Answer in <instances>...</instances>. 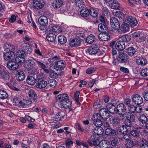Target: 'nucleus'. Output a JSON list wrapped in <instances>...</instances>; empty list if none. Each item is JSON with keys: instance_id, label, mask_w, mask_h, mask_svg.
Listing matches in <instances>:
<instances>
[{"instance_id": "1", "label": "nucleus", "mask_w": 148, "mask_h": 148, "mask_svg": "<svg viewBox=\"0 0 148 148\" xmlns=\"http://www.w3.org/2000/svg\"><path fill=\"white\" fill-rule=\"evenodd\" d=\"M57 101L60 103L62 108H66L71 106V101L69 98L68 95L66 94H60L58 95L56 98Z\"/></svg>"}, {"instance_id": "2", "label": "nucleus", "mask_w": 148, "mask_h": 148, "mask_svg": "<svg viewBox=\"0 0 148 148\" xmlns=\"http://www.w3.org/2000/svg\"><path fill=\"white\" fill-rule=\"evenodd\" d=\"M99 140L98 137L95 134L92 135L88 140L87 143L89 145L92 146L94 145L97 146L98 145Z\"/></svg>"}, {"instance_id": "3", "label": "nucleus", "mask_w": 148, "mask_h": 148, "mask_svg": "<svg viewBox=\"0 0 148 148\" xmlns=\"http://www.w3.org/2000/svg\"><path fill=\"white\" fill-rule=\"evenodd\" d=\"M13 60L8 62L7 65L8 68L9 69L12 71H15L18 68L19 66L18 64L21 62H17V60L15 59Z\"/></svg>"}, {"instance_id": "4", "label": "nucleus", "mask_w": 148, "mask_h": 148, "mask_svg": "<svg viewBox=\"0 0 148 148\" xmlns=\"http://www.w3.org/2000/svg\"><path fill=\"white\" fill-rule=\"evenodd\" d=\"M25 52L23 51L19 50L16 53V57L15 58L18 62L23 63L25 61V59L23 58L25 56Z\"/></svg>"}, {"instance_id": "5", "label": "nucleus", "mask_w": 148, "mask_h": 148, "mask_svg": "<svg viewBox=\"0 0 148 148\" xmlns=\"http://www.w3.org/2000/svg\"><path fill=\"white\" fill-rule=\"evenodd\" d=\"M45 4L43 0H34L33 6L36 9L39 10L43 8Z\"/></svg>"}, {"instance_id": "6", "label": "nucleus", "mask_w": 148, "mask_h": 148, "mask_svg": "<svg viewBox=\"0 0 148 148\" xmlns=\"http://www.w3.org/2000/svg\"><path fill=\"white\" fill-rule=\"evenodd\" d=\"M35 60L39 68H41L46 73H49V70L47 68V66L44 64L43 61L38 59H36Z\"/></svg>"}, {"instance_id": "7", "label": "nucleus", "mask_w": 148, "mask_h": 148, "mask_svg": "<svg viewBox=\"0 0 148 148\" xmlns=\"http://www.w3.org/2000/svg\"><path fill=\"white\" fill-rule=\"evenodd\" d=\"M110 24L112 27L114 29L118 30L120 28L119 22L115 18H112L110 20Z\"/></svg>"}, {"instance_id": "8", "label": "nucleus", "mask_w": 148, "mask_h": 148, "mask_svg": "<svg viewBox=\"0 0 148 148\" xmlns=\"http://www.w3.org/2000/svg\"><path fill=\"white\" fill-rule=\"evenodd\" d=\"M93 122L94 124L96 126L98 127L97 129L98 132H99V130L101 131V132H98L97 133V134L98 135H101V134H103V129H102V130H101L102 128L100 127L101 126L102 124V123L101 121L99 119H98L97 118V119H94Z\"/></svg>"}, {"instance_id": "9", "label": "nucleus", "mask_w": 148, "mask_h": 148, "mask_svg": "<svg viewBox=\"0 0 148 148\" xmlns=\"http://www.w3.org/2000/svg\"><path fill=\"white\" fill-rule=\"evenodd\" d=\"M127 23L131 27H134L138 24V21L136 18L132 16H129L127 19Z\"/></svg>"}, {"instance_id": "10", "label": "nucleus", "mask_w": 148, "mask_h": 148, "mask_svg": "<svg viewBox=\"0 0 148 148\" xmlns=\"http://www.w3.org/2000/svg\"><path fill=\"white\" fill-rule=\"evenodd\" d=\"M108 3L110 7L114 9H119L120 6V4L116 0H110Z\"/></svg>"}, {"instance_id": "11", "label": "nucleus", "mask_w": 148, "mask_h": 148, "mask_svg": "<svg viewBox=\"0 0 148 148\" xmlns=\"http://www.w3.org/2000/svg\"><path fill=\"white\" fill-rule=\"evenodd\" d=\"M65 66V64L64 61L62 60H59L55 64L54 67L55 69L58 71L63 69Z\"/></svg>"}, {"instance_id": "12", "label": "nucleus", "mask_w": 148, "mask_h": 148, "mask_svg": "<svg viewBox=\"0 0 148 148\" xmlns=\"http://www.w3.org/2000/svg\"><path fill=\"white\" fill-rule=\"evenodd\" d=\"M23 63H24L25 68L28 69H32L34 67L35 64L34 62L32 60H27Z\"/></svg>"}, {"instance_id": "13", "label": "nucleus", "mask_w": 148, "mask_h": 148, "mask_svg": "<svg viewBox=\"0 0 148 148\" xmlns=\"http://www.w3.org/2000/svg\"><path fill=\"white\" fill-rule=\"evenodd\" d=\"M132 101L135 104L139 105L143 103V100L142 97L137 94L133 96Z\"/></svg>"}, {"instance_id": "14", "label": "nucleus", "mask_w": 148, "mask_h": 148, "mask_svg": "<svg viewBox=\"0 0 148 148\" xmlns=\"http://www.w3.org/2000/svg\"><path fill=\"white\" fill-rule=\"evenodd\" d=\"M98 37L99 40L103 41L108 40L110 38L109 34L106 32L100 33Z\"/></svg>"}, {"instance_id": "15", "label": "nucleus", "mask_w": 148, "mask_h": 148, "mask_svg": "<svg viewBox=\"0 0 148 148\" xmlns=\"http://www.w3.org/2000/svg\"><path fill=\"white\" fill-rule=\"evenodd\" d=\"M38 21L40 25L43 26H46L48 23V18L45 16H41L38 18Z\"/></svg>"}, {"instance_id": "16", "label": "nucleus", "mask_w": 148, "mask_h": 148, "mask_svg": "<svg viewBox=\"0 0 148 148\" xmlns=\"http://www.w3.org/2000/svg\"><path fill=\"white\" fill-rule=\"evenodd\" d=\"M98 46L96 45H93L88 50L89 53L90 55H95L98 52L99 50Z\"/></svg>"}, {"instance_id": "17", "label": "nucleus", "mask_w": 148, "mask_h": 148, "mask_svg": "<svg viewBox=\"0 0 148 148\" xmlns=\"http://www.w3.org/2000/svg\"><path fill=\"white\" fill-rule=\"evenodd\" d=\"M99 114L100 116L103 119H107L109 116L108 111L105 108H102L100 110Z\"/></svg>"}, {"instance_id": "18", "label": "nucleus", "mask_w": 148, "mask_h": 148, "mask_svg": "<svg viewBox=\"0 0 148 148\" xmlns=\"http://www.w3.org/2000/svg\"><path fill=\"white\" fill-rule=\"evenodd\" d=\"M3 57L5 60H10L13 59L14 57V53L12 52V51H9V52H6L3 53Z\"/></svg>"}, {"instance_id": "19", "label": "nucleus", "mask_w": 148, "mask_h": 148, "mask_svg": "<svg viewBox=\"0 0 148 148\" xmlns=\"http://www.w3.org/2000/svg\"><path fill=\"white\" fill-rule=\"evenodd\" d=\"M16 77L18 81L23 80L25 77V75L24 72L21 71H18L16 73Z\"/></svg>"}, {"instance_id": "20", "label": "nucleus", "mask_w": 148, "mask_h": 148, "mask_svg": "<svg viewBox=\"0 0 148 148\" xmlns=\"http://www.w3.org/2000/svg\"><path fill=\"white\" fill-rule=\"evenodd\" d=\"M125 42L123 41L120 40L118 41L116 43L115 47L119 50H122L125 48Z\"/></svg>"}, {"instance_id": "21", "label": "nucleus", "mask_w": 148, "mask_h": 148, "mask_svg": "<svg viewBox=\"0 0 148 148\" xmlns=\"http://www.w3.org/2000/svg\"><path fill=\"white\" fill-rule=\"evenodd\" d=\"M126 108L123 103H120L117 105L116 111H117L118 113H124L126 111Z\"/></svg>"}, {"instance_id": "22", "label": "nucleus", "mask_w": 148, "mask_h": 148, "mask_svg": "<svg viewBox=\"0 0 148 148\" xmlns=\"http://www.w3.org/2000/svg\"><path fill=\"white\" fill-rule=\"evenodd\" d=\"M3 48L5 51H13L15 50V47L12 45L11 44L8 42H6L3 46Z\"/></svg>"}, {"instance_id": "23", "label": "nucleus", "mask_w": 148, "mask_h": 148, "mask_svg": "<svg viewBox=\"0 0 148 148\" xmlns=\"http://www.w3.org/2000/svg\"><path fill=\"white\" fill-rule=\"evenodd\" d=\"M0 77L1 79L7 81L9 80L10 76L9 74L2 69L0 70Z\"/></svg>"}, {"instance_id": "24", "label": "nucleus", "mask_w": 148, "mask_h": 148, "mask_svg": "<svg viewBox=\"0 0 148 148\" xmlns=\"http://www.w3.org/2000/svg\"><path fill=\"white\" fill-rule=\"evenodd\" d=\"M136 62L138 65L144 66L147 64V61L145 58L140 57L136 59Z\"/></svg>"}, {"instance_id": "25", "label": "nucleus", "mask_w": 148, "mask_h": 148, "mask_svg": "<svg viewBox=\"0 0 148 148\" xmlns=\"http://www.w3.org/2000/svg\"><path fill=\"white\" fill-rule=\"evenodd\" d=\"M106 110L110 113L114 114L116 112V108L113 104L108 103L106 105Z\"/></svg>"}, {"instance_id": "26", "label": "nucleus", "mask_w": 148, "mask_h": 148, "mask_svg": "<svg viewBox=\"0 0 148 148\" xmlns=\"http://www.w3.org/2000/svg\"><path fill=\"white\" fill-rule=\"evenodd\" d=\"M80 41L77 38L73 39L70 40L69 45L72 47H77L80 45Z\"/></svg>"}, {"instance_id": "27", "label": "nucleus", "mask_w": 148, "mask_h": 148, "mask_svg": "<svg viewBox=\"0 0 148 148\" xmlns=\"http://www.w3.org/2000/svg\"><path fill=\"white\" fill-rule=\"evenodd\" d=\"M110 123L113 124L114 126H118L119 124L120 119L117 117L112 116L110 118Z\"/></svg>"}, {"instance_id": "28", "label": "nucleus", "mask_w": 148, "mask_h": 148, "mask_svg": "<svg viewBox=\"0 0 148 148\" xmlns=\"http://www.w3.org/2000/svg\"><path fill=\"white\" fill-rule=\"evenodd\" d=\"M62 31V28L60 26L56 25L51 26L49 32L59 33L61 32Z\"/></svg>"}, {"instance_id": "29", "label": "nucleus", "mask_w": 148, "mask_h": 148, "mask_svg": "<svg viewBox=\"0 0 148 148\" xmlns=\"http://www.w3.org/2000/svg\"><path fill=\"white\" fill-rule=\"evenodd\" d=\"M64 113L63 112H58L53 117V119L56 121H59L64 118Z\"/></svg>"}, {"instance_id": "30", "label": "nucleus", "mask_w": 148, "mask_h": 148, "mask_svg": "<svg viewBox=\"0 0 148 148\" xmlns=\"http://www.w3.org/2000/svg\"><path fill=\"white\" fill-rule=\"evenodd\" d=\"M73 2L79 8H84L85 6L84 0H73Z\"/></svg>"}, {"instance_id": "31", "label": "nucleus", "mask_w": 148, "mask_h": 148, "mask_svg": "<svg viewBox=\"0 0 148 148\" xmlns=\"http://www.w3.org/2000/svg\"><path fill=\"white\" fill-rule=\"evenodd\" d=\"M47 82L42 80L36 83V86L37 88L42 89L45 87L47 86Z\"/></svg>"}, {"instance_id": "32", "label": "nucleus", "mask_w": 148, "mask_h": 148, "mask_svg": "<svg viewBox=\"0 0 148 148\" xmlns=\"http://www.w3.org/2000/svg\"><path fill=\"white\" fill-rule=\"evenodd\" d=\"M109 145V142L105 140H103L100 142H99L98 144V145L100 148H107L108 146Z\"/></svg>"}, {"instance_id": "33", "label": "nucleus", "mask_w": 148, "mask_h": 148, "mask_svg": "<svg viewBox=\"0 0 148 148\" xmlns=\"http://www.w3.org/2000/svg\"><path fill=\"white\" fill-rule=\"evenodd\" d=\"M56 36L55 34L49 32L46 36V38L47 40L50 42H52L54 41L56 39Z\"/></svg>"}, {"instance_id": "34", "label": "nucleus", "mask_w": 148, "mask_h": 148, "mask_svg": "<svg viewBox=\"0 0 148 148\" xmlns=\"http://www.w3.org/2000/svg\"><path fill=\"white\" fill-rule=\"evenodd\" d=\"M126 57L127 56L124 53H122L120 54L117 58L118 62L120 63L125 62L126 59Z\"/></svg>"}, {"instance_id": "35", "label": "nucleus", "mask_w": 148, "mask_h": 148, "mask_svg": "<svg viewBox=\"0 0 148 148\" xmlns=\"http://www.w3.org/2000/svg\"><path fill=\"white\" fill-rule=\"evenodd\" d=\"M105 132L106 135L112 136H114L116 134L115 130L110 128H107Z\"/></svg>"}, {"instance_id": "36", "label": "nucleus", "mask_w": 148, "mask_h": 148, "mask_svg": "<svg viewBox=\"0 0 148 148\" xmlns=\"http://www.w3.org/2000/svg\"><path fill=\"white\" fill-rule=\"evenodd\" d=\"M28 95L31 99H33L34 101L37 98V95L36 93L32 90L30 89L29 90Z\"/></svg>"}, {"instance_id": "37", "label": "nucleus", "mask_w": 148, "mask_h": 148, "mask_svg": "<svg viewBox=\"0 0 148 148\" xmlns=\"http://www.w3.org/2000/svg\"><path fill=\"white\" fill-rule=\"evenodd\" d=\"M26 82L28 84L33 85L36 83V80L34 77L29 76L27 77Z\"/></svg>"}, {"instance_id": "38", "label": "nucleus", "mask_w": 148, "mask_h": 148, "mask_svg": "<svg viewBox=\"0 0 148 148\" xmlns=\"http://www.w3.org/2000/svg\"><path fill=\"white\" fill-rule=\"evenodd\" d=\"M128 25L127 23H124L122 25L120 28L123 33H125L129 31V28Z\"/></svg>"}, {"instance_id": "39", "label": "nucleus", "mask_w": 148, "mask_h": 148, "mask_svg": "<svg viewBox=\"0 0 148 148\" xmlns=\"http://www.w3.org/2000/svg\"><path fill=\"white\" fill-rule=\"evenodd\" d=\"M119 132L123 134H126L128 131L127 127L123 125H120L118 127Z\"/></svg>"}, {"instance_id": "40", "label": "nucleus", "mask_w": 148, "mask_h": 148, "mask_svg": "<svg viewBox=\"0 0 148 148\" xmlns=\"http://www.w3.org/2000/svg\"><path fill=\"white\" fill-rule=\"evenodd\" d=\"M136 51L135 49L132 47H129L127 50L128 54L131 56L134 55L135 54Z\"/></svg>"}, {"instance_id": "41", "label": "nucleus", "mask_w": 148, "mask_h": 148, "mask_svg": "<svg viewBox=\"0 0 148 148\" xmlns=\"http://www.w3.org/2000/svg\"><path fill=\"white\" fill-rule=\"evenodd\" d=\"M98 29L100 32H106L108 30V28L104 24L100 23L98 25Z\"/></svg>"}, {"instance_id": "42", "label": "nucleus", "mask_w": 148, "mask_h": 148, "mask_svg": "<svg viewBox=\"0 0 148 148\" xmlns=\"http://www.w3.org/2000/svg\"><path fill=\"white\" fill-rule=\"evenodd\" d=\"M95 40V36L91 34L88 36L86 39V41L89 44H90L94 42Z\"/></svg>"}, {"instance_id": "43", "label": "nucleus", "mask_w": 148, "mask_h": 148, "mask_svg": "<svg viewBox=\"0 0 148 148\" xmlns=\"http://www.w3.org/2000/svg\"><path fill=\"white\" fill-rule=\"evenodd\" d=\"M8 96V95L6 92L2 90H0V99H6Z\"/></svg>"}, {"instance_id": "44", "label": "nucleus", "mask_w": 148, "mask_h": 148, "mask_svg": "<svg viewBox=\"0 0 148 148\" xmlns=\"http://www.w3.org/2000/svg\"><path fill=\"white\" fill-rule=\"evenodd\" d=\"M89 10L87 9H83L80 12L81 16L83 17H86L89 14Z\"/></svg>"}, {"instance_id": "45", "label": "nucleus", "mask_w": 148, "mask_h": 148, "mask_svg": "<svg viewBox=\"0 0 148 148\" xmlns=\"http://www.w3.org/2000/svg\"><path fill=\"white\" fill-rule=\"evenodd\" d=\"M58 41L60 44H63L67 41V39L64 35H59L58 37Z\"/></svg>"}, {"instance_id": "46", "label": "nucleus", "mask_w": 148, "mask_h": 148, "mask_svg": "<svg viewBox=\"0 0 148 148\" xmlns=\"http://www.w3.org/2000/svg\"><path fill=\"white\" fill-rule=\"evenodd\" d=\"M89 14L92 17H96L98 15V11L93 8H91L89 10Z\"/></svg>"}, {"instance_id": "47", "label": "nucleus", "mask_w": 148, "mask_h": 148, "mask_svg": "<svg viewBox=\"0 0 148 148\" xmlns=\"http://www.w3.org/2000/svg\"><path fill=\"white\" fill-rule=\"evenodd\" d=\"M138 119L139 121L143 123H145L148 121L147 117L144 114L140 115L138 118Z\"/></svg>"}, {"instance_id": "48", "label": "nucleus", "mask_w": 148, "mask_h": 148, "mask_svg": "<svg viewBox=\"0 0 148 148\" xmlns=\"http://www.w3.org/2000/svg\"><path fill=\"white\" fill-rule=\"evenodd\" d=\"M119 115L120 118L119 119L120 120H123L125 118V116L127 118H129V114H130V113L128 112H126L125 113H118Z\"/></svg>"}, {"instance_id": "49", "label": "nucleus", "mask_w": 148, "mask_h": 148, "mask_svg": "<svg viewBox=\"0 0 148 148\" xmlns=\"http://www.w3.org/2000/svg\"><path fill=\"white\" fill-rule=\"evenodd\" d=\"M49 73V75L50 77L55 79L57 78L59 75L53 70H50V71H49V73Z\"/></svg>"}, {"instance_id": "50", "label": "nucleus", "mask_w": 148, "mask_h": 148, "mask_svg": "<svg viewBox=\"0 0 148 148\" xmlns=\"http://www.w3.org/2000/svg\"><path fill=\"white\" fill-rule=\"evenodd\" d=\"M57 82L55 79H51L48 81L49 85L53 88H54L56 86Z\"/></svg>"}, {"instance_id": "51", "label": "nucleus", "mask_w": 148, "mask_h": 148, "mask_svg": "<svg viewBox=\"0 0 148 148\" xmlns=\"http://www.w3.org/2000/svg\"><path fill=\"white\" fill-rule=\"evenodd\" d=\"M102 104V102L100 101L97 100L93 104V107L95 109L99 108L101 107Z\"/></svg>"}, {"instance_id": "52", "label": "nucleus", "mask_w": 148, "mask_h": 148, "mask_svg": "<svg viewBox=\"0 0 148 148\" xmlns=\"http://www.w3.org/2000/svg\"><path fill=\"white\" fill-rule=\"evenodd\" d=\"M49 61L52 64H55L59 60L58 58L56 56L53 58H51L48 59Z\"/></svg>"}, {"instance_id": "53", "label": "nucleus", "mask_w": 148, "mask_h": 148, "mask_svg": "<svg viewBox=\"0 0 148 148\" xmlns=\"http://www.w3.org/2000/svg\"><path fill=\"white\" fill-rule=\"evenodd\" d=\"M32 102L31 101L27 100L25 102H22L21 103V106L24 108H27L31 106Z\"/></svg>"}, {"instance_id": "54", "label": "nucleus", "mask_w": 148, "mask_h": 148, "mask_svg": "<svg viewBox=\"0 0 148 148\" xmlns=\"http://www.w3.org/2000/svg\"><path fill=\"white\" fill-rule=\"evenodd\" d=\"M23 48L24 50L23 51H24L25 53H30L32 51V49L29 46L24 45Z\"/></svg>"}, {"instance_id": "55", "label": "nucleus", "mask_w": 148, "mask_h": 148, "mask_svg": "<svg viewBox=\"0 0 148 148\" xmlns=\"http://www.w3.org/2000/svg\"><path fill=\"white\" fill-rule=\"evenodd\" d=\"M141 75L143 77L148 76V68L142 69L140 72Z\"/></svg>"}, {"instance_id": "56", "label": "nucleus", "mask_w": 148, "mask_h": 148, "mask_svg": "<svg viewBox=\"0 0 148 148\" xmlns=\"http://www.w3.org/2000/svg\"><path fill=\"white\" fill-rule=\"evenodd\" d=\"M53 3L56 8L60 7L63 4V2L61 0H54Z\"/></svg>"}, {"instance_id": "57", "label": "nucleus", "mask_w": 148, "mask_h": 148, "mask_svg": "<svg viewBox=\"0 0 148 148\" xmlns=\"http://www.w3.org/2000/svg\"><path fill=\"white\" fill-rule=\"evenodd\" d=\"M125 146L127 148H131L134 145V143L133 141L130 140H127L125 143Z\"/></svg>"}, {"instance_id": "58", "label": "nucleus", "mask_w": 148, "mask_h": 148, "mask_svg": "<svg viewBox=\"0 0 148 148\" xmlns=\"http://www.w3.org/2000/svg\"><path fill=\"white\" fill-rule=\"evenodd\" d=\"M115 15L116 17L119 18H123L124 16V14L120 11H117L115 12Z\"/></svg>"}, {"instance_id": "59", "label": "nucleus", "mask_w": 148, "mask_h": 148, "mask_svg": "<svg viewBox=\"0 0 148 148\" xmlns=\"http://www.w3.org/2000/svg\"><path fill=\"white\" fill-rule=\"evenodd\" d=\"M136 107L132 104L128 105V109L129 111L131 113H134L135 112Z\"/></svg>"}, {"instance_id": "60", "label": "nucleus", "mask_w": 148, "mask_h": 148, "mask_svg": "<svg viewBox=\"0 0 148 148\" xmlns=\"http://www.w3.org/2000/svg\"><path fill=\"white\" fill-rule=\"evenodd\" d=\"M142 33L139 31H136L133 33L132 34L134 38L140 37L142 35Z\"/></svg>"}, {"instance_id": "61", "label": "nucleus", "mask_w": 148, "mask_h": 148, "mask_svg": "<svg viewBox=\"0 0 148 148\" xmlns=\"http://www.w3.org/2000/svg\"><path fill=\"white\" fill-rule=\"evenodd\" d=\"M75 125L76 128L81 132H83L84 131V128L79 123H75Z\"/></svg>"}, {"instance_id": "62", "label": "nucleus", "mask_w": 148, "mask_h": 148, "mask_svg": "<svg viewBox=\"0 0 148 148\" xmlns=\"http://www.w3.org/2000/svg\"><path fill=\"white\" fill-rule=\"evenodd\" d=\"M13 102L16 104H19L21 106L22 101L17 97H14L13 98Z\"/></svg>"}, {"instance_id": "63", "label": "nucleus", "mask_w": 148, "mask_h": 148, "mask_svg": "<svg viewBox=\"0 0 148 148\" xmlns=\"http://www.w3.org/2000/svg\"><path fill=\"white\" fill-rule=\"evenodd\" d=\"M96 71L95 68L91 67L89 68L86 71V73L88 74H91Z\"/></svg>"}, {"instance_id": "64", "label": "nucleus", "mask_w": 148, "mask_h": 148, "mask_svg": "<svg viewBox=\"0 0 148 148\" xmlns=\"http://www.w3.org/2000/svg\"><path fill=\"white\" fill-rule=\"evenodd\" d=\"M131 134L134 137H137L139 136V133L136 130H133L131 132Z\"/></svg>"}]
</instances>
